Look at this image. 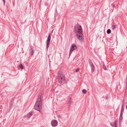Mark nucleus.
<instances>
[{"label":"nucleus","mask_w":127,"mask_h":127,"mask_svg":"<svg viewBox=\"0 0 127 127\" xmlns=\"http://www.w3.org/2000/svg\"><path fill=\"white\" fill-rule=\"evenodd\" d=\"M71 101V98L70 97L68 99V105L69 106L70 105Z\"/></svg>","instance_id":"11"},{"label":"nucleus","mask_w":127,"mask_h":127,"mask_svg":"<svg viewBox=\"0 0 127 127\" xmlns=\"http://www.w3.org/2000/svg\"><path fill=\"white\" fill-rule=\"evenodd\" d=\"M58 81L61 84L63 85L65 82L64 76L62 73H59L58 74Z\"/></svg>","instance_id":"3"},{"label":"nucleus","mask_w":127,"mask_h":127,"mask_svg":"<svg viewBox=\"0 0 127 127\" xmlns=\"http://www.w3.org/2000/svg\"><path fill=\"white\" fill-rule=\"evenodd\" d=\"M32 114L31 112H29L26 115L24 116V118L27 117L28 118H30L32 115Z\"/></svg>","instance_id":"8"},{"label":"nucleus","mask_w":127,"mask_h":127,"mask_svg":"<svg viewBox=\"0 0 127 127\" xmlns=\"http://www.w3.org/2000/svg\"><path fill=\"white\" fill-rule=\"evenodd\" d=\"M89 64L91 67V71L92 72H93L95 69V66L91 60L90 59H89Z\"/></svg>","instance_id":"5"},{"label":"nucleus","mask_w":127,"mask_h":127,"mask_svg":"<svg viewBox=\"0 0 127 127\" xmlns=\"http://www.w3.org/2000/svg\"><path fill=\"white\" fill-rule=\"evenodd\" d=\"M111 32V31L110 29H108L107 31V34H109Z\"/></svg>","instance_id":"13"},{"label":"nucleus","mask_w":127,"mask_h":127,"mask_svg":"<svg viewBox=\"0 0 127 127\" xmlns=\"http://www.w3.org/2000/svg\"><path fill=\"white\" fill-rule=\"evenodd\" d=\"M112 29H115V28L116 25H112Z\"/></svg>","instance_id":"18"},{"label":"nucleus","mask_w":127,"mask_h":127,"mask_svg":"<svg viewBox=\"0 0 127 127\" xmlns=\"http://www.w3.org/2000/svg\"><path fill=\"white\" fill-rule=\"evenodd\" d=\"M58 118H61V116L59 115H58Z\"/></svg>","instance_id":"23"},{"label":"nucleus","mask_w":127,"mask_h":127,"mask_svg":"<svg viewBox=\"0 0 127 127\" xmlns=\"http://www.w3.org/2000/svg\"><path fill=\"white\" fill-rule=\"evenodd\" d=\"M122 120V119H121L119 118V124L121 122Z\"/></svg>","instance_id":"21"},{"label":"nucleus","mask_w":127,"mask_h":127,"mask_svg":"<svg viewBox=\"0 0 127 127\" xmlns=\"http://www.w3.org/2000/svg\"><path fill=\"white\" fill-rule=\"evenodd\" d=\"M79 69H80L79 68H78L76 69V72H78L79 71Z\"/></svg>","instance_id":"20"},{"label":"nucleus","mask_w":127,"mask_h":127,"mask_svg":"<svg viewBox=\"0 0 127 127\" xmlns=\"http://www.w3.org/2000/svg\"><path fill=\"white\" fill-rule=\"evenodd\" d=\"M74 30L76 36L79 40L81 42L84 41L83 35L82 33V29L81 26L78 24L75 26Z\"/></svg>","instance_id":"1"},{"label":"nucleus","mask_w":127,"mask_h":127,"mask_svg":"<svg viewBox=\"0 0 127 127\" xmlns=\"http://www.w3.org/2000/svg\"><path fill=\"white\" fill-rule=\"evenodd\" d=\"M122 109H123V108H122Z\"/></svg>","instance_id":"25"},{"label":"nucleus","mask_w":127,"mask_h":127,"mask_svg":"<svg viewBox=\"0 0 127 127\" xmlns=\"http://www.w3.org/2000/svg\"><path fill=\"white\" fill-rule=\"evenodd\" d=\"M103 69L105 70H107V68L106 67V66L104 64V63H103Z\"/></svg>","instance_id":"15"},{"label":"nucleus","mask_w":127,"mask_h":127,"mask_svg":"<svg viewBox=\"0 0 127 127\" xmlns=\"http://www.w3.org/2000/svg\"><path fill=\"white\" fill-rule=\"evenodd\" d=\"M77 48V47L76 45L74 44H72L70 49V53L73 51L74 50L76 49Z\"/></svg>","instance_id":"7"},{"label":"nucleus","mask_w":127,"mask_h":127,"mask_svg":"<svg viewBox=\"0 0 127 127\" xmlns=\"http://www.w3.org/2000/svg\"><path fill=\"white\" fill-rule=\"evenodd\" d=\"M51 125L53 127H56L58 125V122L56 120H52L51 122Z\"/></svg>","instance_id":"6"},{"label":"nucleus","mask_w":127,"mask_h":127,"mask_svg":"<svg viewBox=\"0 0 127 127\" xmlns=\"http://www.w3.org/2000/svg\"><path fill=\"white\" fill-rule=\"evenodd\" d=\"M2 1L3 2V5H5V0H2Z\"/></svg>","instance_id":"19"},{"label":"nucleus","mask_w":127,"mask_h":127,"mask_svg":"<svg viewBox=\"0 0 127 127\" xmlns=\"http://www.w3.org/2000/svg\"><path fill=\"white\" fill-rule=\"evenodd\" d=\"M110 125L112 126V127H114V125H113L112 124V123H110Z\"/></svg>","instance_id":"22"},{"label":"nucleus","mask_w":127,"mask_h":127,"mask_svg":"<svg viewBox=\"0 0 127 127\" xmlns=\"http://www.w3.org/2000/svg\"><path fill=\"white\" fill-rule=\"evenodd\" d=\"M111 7L113 9L115 7V5L113 4H111Z\"/></svg>","instance_id":"17"},{"label":"nucleus","mask_w":127,"mask_h":127,"mask_svg":"<svg viewBox=\"0 0 127 127\" xmlns=\"http://www.w3.org/2000/svg\"><path fill=\"white\" fill-rule=\"evenodd\" d=\"M82 92L83 94H85L86 93L87 91L86 90L84 89L83 90Z\"/></svg>","instance_id":"16"},{"label":"nucleus","mask_w":127,"mask_h":127,"mask_svg":"<svg viewBox=\"0 0 127 127\" xmlns=\"http://www.w3.org/2000/svg\"><path fill=\"white\" fill-rule=\"evenodd\" d=\"M42 101L41 98V95H39L38 96L37 99L34 106V109L40 111L41 108Z\"/></svg>","instance_id":"2"},{"label":"nucleus","mask_w":127,"mask_h":127,"mask_svg":"<svg viewBox=\"0 0 127 127\" xmlns=\"http://www.w3.org/2000/svg\"><path fill=\"white\" fill-rule=\"evenodd\" d=\"M126 109H127V105L126 106Z\"/></svg>","instance_id":"24"},{"label":"nucleus","mask_w":127,"mask_h":127,"mask_svg":"<svg viewBox=\"0 0 127 127\" xmlns=\"http://www.w3.org/2000/svg\"><path fill=\"white\" fill-rule=\"evenodd\" d=\"M122 115H123V113L121 112L120 113V117L119 118L121 119H122L123 118L122 117Z\"/></svg>","instance_id":"14"},{"label":"nucleus","mask_w":127,"mask_h":127,"mask_svg":"<svg viewBox=\"0 0 127 127\" xmlns=\"http://www.w3.org/2000/svg\"><path fill=\"white\" fill-rule=\"evenodd\" d=\"M13 103V100H12L9 103V104H10V109L12 107V105Z\"/></svg>","instance_id":"10"},{"label":"nucleus","mask_w":127,"mask_h":127,"mask_svg":"<svg viewBox=\"0 0 127 127\" xmlns=\"http://www.w3.org/2000/svg\"><path fill=\"white\" fill-rule=\"evenodd\" d=\"M51 38V36L50 33L49 34L47 39L46 41V48L47 50L48 49L50 45V42Z\"/></svg>","instance_id":"4"},{"label":"nucleus","mask_w":127,"mask_h":127,"mask_svg":"<svg viewBox=\"0 0 127 127\" xmlns=\"http://www.w3.org/2000/svg\"><path fill=\"white\" fill-rule=\"evenodd\" d=\"M19 66L21 69H24L23 66L21 64H20Z\"/></svg>","instance_id":"12"},{"label":"nucleus","mask_w":127,"mask_h":127,"mask_svg":"<svg viewBox=\"0 0 127 127\" xmlns=\"http://www.w3.org/2000/svg\"><path fill=\"white\" fill-rule=\"evenodd\" d=\"M31 54L32 55H33L34 53V50L33 49V48H31V50L30 51Z\"/></svg>","instance_id":"9"}]
</instances>
